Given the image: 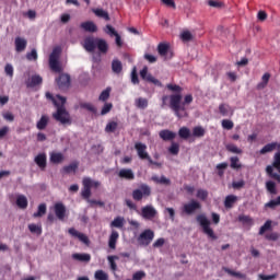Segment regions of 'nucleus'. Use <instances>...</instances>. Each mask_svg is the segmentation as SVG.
I'll return each mask as SVG.
<instances>
[{"instance_id":"obj_41","label":"nucleus","mask_w":280,"mask_h":280,"mask_svg":"<svg viewBox=\"0 0 280 280\" xmlns=\"http://www.w3.org/2000/svg\"><path fill=\"white\" fill-rule=\"evenodd\" d=\"M272 230V221L271 220H267L262 226H260L258 235H264V233H266V231H271Z\"/></svg>"},{"instance_id":"obj_26","label":"nucleus","mask_w":280,"mask_h":280,"mask_svg":"<svg viewBox=\"0 0 280 280\" xmlns=\"http://www.w3.org/2000/svg\"><path fill=\"white\" fill-rule=\"evenodd\" d=\"M151 180H153V183H156V185H172V180L165 177V175H162L161 177L153 175L151 177Z\"/></svg>"},{"instance_id":"obj_24","label":"nucleus","mask_w":280,"mask_h":280,"mask_svg":"<svg viewBox=\"0 0 280 280\" xmlns=\"http://www.w3.org/2000/svg\"><path fill=\"white\" fill-rule=\"evenodd\" d=\"M112 71H113V73H116V75H119V73H121V71H124V65L121 63V61L119 59H114L112 61Z\"/></svg>"},{"instance_id":"obj_19","label":"nucleus","mask_w":280,"mask_h":280,"mask_svg":"<svg viewBox=\"0 0 280 280\" xmlns=\"http://www.w3.org/2000/svg\"><path fill=\"white\" fill-rule=\"evenodd\" d=\"M36 165L39 166V168L44 172V170L47 167V154L39 153L35 158Z\"/></svg>"},{"instance_id":"obj_34","label":"nucleus","mask_w":280,"mask_h":280,"mask_svg":"<svg viewBox=\"0 0 280 280\" xmlns=\"http://www.w3.org/2000/svg\"><path fill=\"white\" fill-rule=\"evenodd\" d=\"M80 108H84V110H89V113H93V115H97V107L93 105V103H81Z\"/></svg>"},{"instance_id":"obj_25","label":"nucleus","mask_w":280,"mask_h":280,"mask_svg":"<svg viewBox=\"0 0 280 280\" xmlns=\"http://www.w3.org/2000/svg\"><path fill=\"white\" fill-rule=\"evenodd\" d=\"M268 82H270V73L266 72L261 77V82L256 85V89L258 91H264V89H266L268 86Z\"/></svg>"},{"instance_id":"obj_57","label":"nucleus","mask_w":280,"mask_h":280,"mask_svg":"<svg viewBox=\"0 0 280 280\" xmlns=\"http://www.w3.org/2000/svg\"><path fill=\"white\" fill-rule=\"evenodd\" d=\"M105 34H107L108 36H116L119 33H117V31L115 30V27H113L112 25L107 24L104 28Z\"/></svg>"},{"instance_id":"obj_10","label":"nucleus","mask_w":280,"mask_h":280,"mask_svg":"<svg viewBox=\"0 0 280 280\" xmlns=\"http://www.w3.org/2000/svg\"><path fill=\"white\" fill-rule=\"evenodd\" d=\"M135 150L140 161H148L150 159V153H148V145H145V143L136 142Z\"/></svg>"},{"instance_id":"obj_2","label":"nucleus","mask_w":280,"mask_h":280,"mask_svg":"<svg viewBox=\"0 0 280 280\" xmlns=\"http://www.w3.org/2000/svg\"><path fill=\"white\" fill-rule=\"evenodd\" d=\"M57 100L60 103H55L57 110L52 114L54 120L59 121L62 126H71V115L67 112V108H65L67 97L57 95Z\"/></svg>"},{"instance_id":"obj_39","label":"nucleus","mask_w":280,"mask_h":280,"mask_svg":"<svg viewBox=\"0 0 280 280\" xmlns=\"http://www.w3.org/2000/svg\"><path fill=\"white\" fill-rule=\"evenodd\" d=\"M206 130H205V128H202L201 126H197V127H194V129H192V137H197V138H202V137H205V135H206Z\"/></svg>"},{"instance_id":"obj_29","label":"nucleus","mask_w":280,"mask_h":280,"mask_svg":"<svg viewBox=\"0 0 280 280\" xmlns=\"http://www.w3.org/2000/svg\"><path fill=\"white\" fill-rule=\"evenodd\" d=\"M92 12L98 19H104L105 21H110V15L104 9H93Z\"/></svg>"},{"instance_id":"obj_30","label":"nucleus","mask_w":280,"mask_h":280,"mask_svg":"<svg viewBox=\"0 0 280 280\" xmlns=\"http://www.w3.org/2000/svg\"><path fill=\"white\" fill-rule=\"evenodd\" d=\"M72 259H74L75 261H85L86 264H89V261H91V255L90 254H72Z\"/></svg>"},{"instance_id":"obj_47","label":"nucleus","mask_w":280,"mask_h":280,"mask_svg":"<svg viewBox=\"0 0 280 280\" xmlns=\"http://www.w3.org/2000/svg\"><path fill=\"white\" fill-rule=\"evenodd\" d=\"M225 272L230 275V277H236V279H246V275L240 271H233L232 269L226 268Z\"/></svg>"},{"instance_id":"obj_23","label":"nucleus","mask_w":280,"mask_h":280,"mask_svg":"<svg viewBox=\"0 0 280 280\" xmlns=\"http://www.w3.org/2000/svg\"><path fill=\"white\" fill-rule=\"evenodd\" d=\"M81 28L84 30V32H90L92 34L97 32V25H95L92 21L81 23Z\"/></svg>"},{"instance_id":"obj_33","label":"nucleus","mask_w":280,"mask_h":280,"mask_svg":"<svg viewBox=\"0 0 280 280\" xmlns=\"http://www.w3.org/2000/svg\"><path fill=\"white\" fill-rule=\"evenodd\" d=\"M125 222L126 220L124 219V217H117L112 221L110 226H113L114 229H124Z\"/></svg>"},{"instance_id":"obj_37","label":"nucleus","mask_w":280,"mask_h":280,"mask_svg":"<svg viewBox=\"0 0 280 280\" xmlns=\"http://www.w3.org/2000/svg\"><path fill=\"white\" fill-rule=\"evenodd\" d=\"M277 149V142H271L266 144L260 151L259 154H268V152H272Z\"/></svg>"},{"instance_id":"obj_13","label":"nucleus","mask_w":280,"mask_h":280,"mask_svg":"<svg viewBox=\"0 0 280 280\" xmlns=\"http://www.w3.org/2000/svg\"><path fill=\"white\" fill-rule=\"evenodd\" d=\"M56 82L59 86V89L65 90L69 89L71 86V77L69 74H60L58 79H56Z\"/></svg>"},{"instance_id":"obj_58","label":"nucleus","mask_w":280,"mask_h":280,"mask_svg":"<svg viewBox=\"0 0 280 280\" xmlns=\"http://www.w3.org/2000/svg\"><path fill=\"white\" fill-rule=\"evenodd\" d=\"M107 259L112 270L115 272V270H117V262H115V259H119V256H108Z\"/></svg>"},{"instance_id":"obj_51","label":"nucleus","mask_w":280,"mask_h":280,"mask_svg":"<svg viewBox=\"0 0 280 280\" xmlns=\"http://www.w3.org/2000/svg\"><path fill=\"white\" fill-rule=\"evenodd\" d=\"M168 152L176 156L178 152H180V145L176 142H172L171 147L168 148Z\"/></svg>"},{"instance_id":"obj_62","label":"nucleus","mask_w":280,"mask_h":280,"mask_svg":"<svg viewBox=\"0 0 280 280\" xmlns=\"http://www.w3.org/2000/svg\"><path fill=\"white\" fill-rule=\"evenodd\" d=\"M110 110H113V104L112 103H105L102 110H101V115H108V113H110Z\"/></svg>"},{"instance_id":"obj_36","label":"nucleus","mask_w":280,"mask_h":280,"mask_svg":"<svg viewBox=\"0 0 280 280\" xmlns=\"http://www.w3.org/2000/svg\"><path fill=\"white\" fill-rule=\"evenodd\" d=\"M28 231H31L35 235H43V225L34 223L28 224Z\"/></svg>"},{"instance_id":"obj_49","label":"nucleus","mask_w":280,"mask_h":280,"mask_svg":"<svg viewBox=\"0 0 280 280\" xmlns=\"http://www.w3.org/2000/svg\"><path fill=\"white\" fill-rule=\"evenodd\" d=\"M167 51H170V45L159 44L158 52L160 54V56H167Z\"/></svg>"},{"instance_id":"obj_43","label":"nucleus","mask_w":280,"mask_h":280,"mask_svg":"<svg viewBox=\"0 0 280 280\" xmlns=\"http://www.w3.org/2000/svg\"><path fill=\"white\" fill-rule=\"evenodd\" d=\"M166 89L168 91H172V93H175V95H180V93H183V89L180 88V85L168 83L166 84Z\"/></svg>"},{"instance_id":"obj_20","label":"nucleus","mask_w":280,"mask_h":280,"mask_svg":"<svg viewBox=\"0 0 280 280\" xmlns=\"http://www.w3.org/2000/svg\"><path fill=\"white\" fill-rule=\"evenodd\" d=\"M27 48V39L23 37H16L15 38V51L21 54V51H25Z\"/></svg>"},{"instance_id":"obj_5","label":"nucleus","mask_w":280,"mask_h":280,"mask_svg":"<svg viewBox=\"0 0 280 280\" xmlns=\"http://www.w3.org/2000/svg\"><path fill=\"white\" fill-rule=\"evenodd\" d=\"M197 222L200 224L203 233L210 237V240H218V236L215 235V232H213V229H211V221L207 219V215L199 214L196 217Z\"/></svg>"},{"instance_id":"obj_59","label":"nucleus","mask_w":280,"mask_h":280,"mask_svg":"<svg viewBox=\"0 0 280 280\" xmlns=\"http://www.w3.org/2000/svg\"><path fill=\"white\" fill-rule=\"evenodd\" d=\"M272 167H275L278 171L280 170V151L273 155Z\"/></svg>"},{"instance_id":"obj_63","label":"nucleus","mask_w":280,"mask_h":280,"mask_svg":"<svg viewBox=\"0 0 280 280\" xmlns=\"http://www.w3.org/2000/svg\"><path fill=\"white\" fill-rule=\"evenodd\" d=\"M131 82L133 84H139V74L137 73V67L132 68V71H131Z\"/></svg>"},{"instance_id":"obj_42","label":"nucleus","mask_w":280,"mask_h":280,"mask_svg":"<svg viewBox=\"0 0 280 280\" xmlns=\"http://www.w3.org/2000/svg\"><path fill=\"white\" fill-rule=\"evenodd\" d=\"M238 222H242V224H248L249 226H253L254 224L253 218L246 214L238 215Z\"/></svg>"},{"instance_id":"obj_28","label":"nucleus","mask_w":280,"mask_h":280,"mask_svg":"<svg viewBox=\"0 0 280 280\" xmlns=\"http://www.w3.org/2000/svg\"><path fill=\"white\" fill-rule=\"evenodd\" d=\"M237 202V196L229 195L225 197L224 207L225 209H233V206Z\"/></svg>"},{"instance_id":"obj_6","label":"nucleus","mask_w":280,"mask_h":280,"mask_svg":"<svg viewBox=\"0 0 280 280\" xmlns=\"http://www.w3.org/2000/svg\"><path fill=\"white\" fill-rule=\"evenodd\" d=\"M61 51L62 49L60 47H55L49 56V67L55 73H60V71H62L60 62L58 61Z\"/></svg>"},{"instance_id":"obj_38","label":"nucleus","mask_w":280,"mask_h":280,"mask_svg":"<svg viewBox=\"0 0 280 280\" xmlns=\"http://www.w3.org/2000/svg\"><path fill=\"white\" fill-rule=\"evenodd\" d=\"M135 105L137 106V108H140L141 110H145V107L148 106V98H136Z\"/></svg>"},{"instance_id":"obj_54","label":"nucleus","mask_w":280,"mask_h":280,"mask_svg":"<svg viewBox=\"0 0 280 280\" xmlns=\"http://www.w3.org/2000/svg\"><path fill=\"white\" fill-rule=\"evenodd\" d=\"M180 38L184 43H189V40H194V35H191V32L189 31H184L180 34Z\"/></svg>"},{"instance_id":"obj_14","label":"nucleus","mask_w":280,"mask_h":280,"mask_svg":"<svg viewBox=\"0 0 280 280\" xmlns=\"http://www.w3.org/2000/svg\"><path fill=\"white\" fill-rule=\"evenodd\" d=\"M141 215L144 220H153L156 218V209L152 206H145L141 209Z\"/></svg>"},{"instance_id":"obj_21","label":"nucleus","mask_w":280,"mask_h":280,"mask_svg":"<svg viewBox=\"0 0 280 280\" xmlns=\"http://www.w3.org/2000/svg\"><path fill=\"white\" fill-rule=\"evenodd\" d=\"M117 240H119V232L112 231V234L109 235V240H108V247L112 250H115V248H117Z\"/></svg>"},{"instance_id":"obj_35","label":"nucleus","mask_w":280,"mask_h":280,"mask_svg":"<svg viewBox=\"0 0 280 280\" xmlns=\"http://www.w3.org/2000/svg\"><path fill=\"white\" fill-rule=\"evenodd\" d=\"M47 213V205L46 203H40L38 206L37 212L33 213V218H43Z\"/></svg>"},{"instance_id":"obj_9","label":"nucleus","mask_w":280,"mask_h":280,"mask_svg":"<svg viewBox=\"0 0 280 280\" xmlns=\"http://www.w3.org/2000/svg\"><path fill=\"white\" fill-rule=\"evenodd\" d=\"M152 240H154V231L147 229L138 236V244L140 246H150Z\"/></svg>"},{"instance_id":"obj_45","label":"nucleus","mask_w":280,"mask_h":280,"mask_svg":"<svg viewBox=\"0 0 280 280\" xmlns=\"http://www.w3.org/2000/svg\"><path fill=\"white\" fill-rule=\"evenodd\" d=\"M230 167H232V170H242V164H240V158L237 156H232L230 159Z\"/></svg>"},{"instance_id":"obj_31","label":"nucleus","mask_w":280,"mask_h":280,"mask_svg":"<svg viewBox=\"0 0 280 280\" xmlns=\"http://www.w3.org/2000/svg\"><path fill=\"white\" fill-rule=\"evenodd\" d=\"M16 205L19 209H25L28 205L27 197L25 195H19L16 197Z\"/></svg>"},{"instance_id":"obj_55","label":"nucleus","mask_w":280,"mask_h":280,"mask_svg":"<svg viewBox=\"0 0 280 280\" xmlns=\"http://www.w3.org/2000/svg\"><path fill=\"white\" fill-rule=\"evenodd\" d=\"M266 188L269 194H277V184L275 182L269 180L266 183Z\"/></svg>"},{"instance_id":"obj_32","label":"nucleus","mask_w":280,"mask_h":280,"mask_svg":"<svg viewBox=\"0 0 280 280\" xmlns=\"http://www.w3.org/2000/svg\"><path fill=\"white\" fill-rule=\"evenodd\" d=\"M225 150L228 152H231V154H243V150L240 149L237 145H235L234 143H228L225 145Z\"/></svg>"},{"instance_id":"obj_50","label":"nucleus","mask_w":280,"mask_h":280,"mask_svg":"<svg viewBox=\"0 0 280 280\" xmlns=\"http://www.w3.org/2000/svg\"><path fill=\"white\" fill-rule=\"evenodd\" d=\"M196 197H197L199 200L205 201V200H207V198H209V191H207V190L200 188V189L197 190Z\"/></svg>"},{"instance_id":"obj_3","label":"nucleus","mask_w":280,"mask_h":280,"mask_svg":"<svg viewBox=\"0 0 280 280\" xmlns=\"http://www.w3.org/2000/svg\"><path fill=\"white\" fill-rule=\"evenodd\" d=\"M83 47L85 51H89V54H93L95 49L103 55L108 54V42H106L104 38L88 36L83 42Z\"/></svg>"},{"instance_id":"obj_60","label":"nucleus","mask_w":280,"mask_h":280,"mask_svg":"<svg viewBox=\"0 0 280 280\" xmlns=\"http://www.w3.org/2000/svg\"><path fill=\"white\" fill-rule=\"evenodd\" d=\"M234 126L235 125L230 119H223L222 120V128H224V130H233Z\"/></svg>"},{"instance_id":"obj_46","label":"nucleus","mask_w":280,"mask_h":280,"mask_svg":"<svg viewBox=\"0 0 280 280\" xmlns=\"http://www.w3.org/2000/svg\"><path fill=\"white\" fill-rule=\"evenodd\" d=\"M178 135H179L180 139H188L189 137H191V131L187 127H182L178 130Z\"/></svg>"},{"instance_id":"obj_52","label":"nucleus","mask_w":280,"mask_h":280,"mask_svg":"<svg viewBox=\"0 0 280 280\" xmlns=\"http://www.w3.org/2000/svg\"><path fill=\"white\" fill-rule=\"evenodd\" d=\"M94 278L96 280H108V273H106L104 270H96Z\"/></svg>"},{"instance_id":"obj_1","label":"nucleus","mask_w":280,"mask_h":280,"mask_svg":"<svg viewBox=\"0 0 280 280\" xmlns=\"http://www.w3.org/2000/svg\"><path fill=\"white\" fill-rule=\"evenodd\" d=\"M167 100H170V108H172L173 113L178 117V119L183 118V114H180V110L185 113L188 104H191L194 102V96L191 94H187L184 97L183 102V94H171L162 96V107L165 106ZM180 102H183L180 104Z\"/></svg>"},{"instance_id":"obj_44","label":"nucleus","mask_w":280,"mask_h":280,"mask_svg":"<svg viewBox=\"0 0 280 280\" xmlns=\"http://www.w3.org/2000/svg\"><path fill=\"white\" fill-rule=\"evenodd\" d=\"M266 172L268 174V176H270V178H273L275 180H277L278 183H280V175L275 173V170L272 168L271 165H268L266 167Z\"/></svg>"},{"instance_id":"obj_7","label":"nucleus","mask_w":280,"mask_h":280,"mask_svg":"<svg viewBox=\"0 0 280 280\" xmlns=\"http://www.w3.org/2000/svg\"><path fill=\"white\" fill-rule=\"evenodd\" d=\"M152 195V188L148 186L147 184H141L140 188L135 189L132 191V199L136 200V202H141L143 198H148L149 196Z\"/></svg>"},{"instance_id":"obj_15","label":"nucleus","mask_w":280,"mask_h":280,"mask_svg":"<svg viewBox=\"0 0 280 280\" xmlns=\"http://www.w3.org/2000/svg\"><path fill=\"white\" fill-rule=\"evenodd\" d=\"M55 215L56 218H58V220H65L66 215H67V207H65V203L62 202H57L55 203Z\"/></svg>"},{"instance_id":"obj_27","label":"nucleus","mask_w":280,"mask_h":280,"mask_svg":"<svg viewBox=\"0 0 280 280\" xmlns=\"http://www.w3.org/2000/svg\"><path fill=\"white\" fill-rule=\"evenodd\" d=\"M62 161H65V155L62 153L60 152L50 153V163L58 165L59 163H62Z\"/></svg>"},{"instance_id":"obj_53","label":"nucleus","mask_w":280,"mask_h":280,"mask_svg":"<svg viewBox=\"0 0 280 280\" xmlns=\"http://www.w3.org/2000/svg\"><path fill=\"white\" fill-rule=\"evenodd\" d=\"M110 88L104 90L101 95L98 96L100 102H107L108 97H110Z\"/></svg>"},{"instance_id":"obj_64","label":"nucleus","mask_w":280,"mask_h":280,"mask_svg":"<svg viewBox=\"0 0 280 280\" xmlns=\"http://www.w3.org/2000/svg\"><path fill=\"white\" fill-rule=\"evenodd\" d=\"M219 113H221L223 117H226V115H229V105L221 104L219 106Z\"/></svg>"},{"instance_id":"obj_17","label":"nucleus","mask_w":280,"mask_h":280,"mask_svg":"<svg viewBox=\"0 0 280 280\" xmlns=\"http://www.w3.org/2000/svg\"><path fill=\"white\" fill-rule=\"evenodd\" d=\"M159 136L163 141H174V139H176V132L170 131V129L161 130Z\"/></svg>"},{"instance_id":"obj_12","label":"nucleus","mask_w":280,"mask_h":280,"mask_svg":"<svg viewBox=\"0 0 280 280\" xmlns=\"http://www.w3.org/2000/svg\"><path fill=\"white\" fill-rule=\"evenodd\" d=\"M68 233L72 236V237H77L78 240H80L83 244H85V246H89V244H91V241L89 240V236H86V234L79 232L78 230H75L74 228H70L68 230Z\"/></svg>"},{"instance_id":"obj_40","label":"nucleus","mask_w":280,"mask_h":280,"mask_svg":"<svg viewBox=\"0 0 280 280\" xmlns=\"http://www.w3.org/2000/svg\"><path fill=\"white\" fill-rule=\"evenodd\" d=\"M119 124H117V121H109L107 122L106 127H105V132H107L108 135H110L112 132H115V130H117Z\"/></svg>"},{"instance_id":"obj_56","label":"nucleus","mask_w":280,"mask_h":280,"mask_svg":"<svg viewBox=\"0 0 280 280\" xmlns=\"http://www.w3.org/2000/svg\"><path fill=\"white\" fill-rule=\"evenodd\" d=\"M4 73L5 75H8L9 78H14V67L12 66V63H7L4 67Z\"/></svg>"},{"instance_id":"obj_11","label":"nucleus","mask_w":280,"mask_h":280,"mask_svg":"<svg viewBox=\"0 0 280 280\" xmlns=\"http://www.w3.org/2000/svg\"><path fill=\"white\" fill-rule=\"evenodd\" d=\"M140 78L144 80V82H151L155 86H163V83L154 78L152 74L148 73V66H144L140 71Z\"/></svg>"},{"instance_id":"obj_22","label":"nucleus","mask_w":280,"mask_h":280,"mask_svg":"<svg viewBox=\"0 0 280 280\" xmlns=\"http://www.w3.org/2000/svg\"><path fill=\"white\" fill-rule=\"evenodd\" d=\"M47 126H49V116L42 115V117L39 118V120L36 124V128H37V130H45V128H47Z\"/></svg>"},{"instance_id":"obj_4","label":"nucleus","mask_w":280,"mask_h":280,"mask_svg":"<svg viewBox=\"0 0 280 280\" xmlns=\"http://www.w3.org/2000/svg\"><path fill=\"white\" fill-rule=\"evenodd\" d=\"M83 188L81 190V196L83 200H89L91 198V189H97L102 183L91 179V177H84L82 180Z\"/></svg>"},{"instance_id":"obj_48","label":"nucleus","mask_w":280,"mask_h":280,"mask_svg":"<svg viewBox=\"0 0 280 280\" xmlns=\"http://www.w3.org/2000/svg\"><path fill=\"white\" fill-rule=\"evenodd\" d=\"M78 171V162H73L70 165L63 166L65 174L75 173Z\"/></svg>"},{"instance_id":"obj_8","label":"nucleus","mask_w":280,"mask_h":280,"mask_svg":"<svg viewBox=\"0 0 280 280\" xmlns=\"http://www.w3.org/2000/svg\"><path fill=\"white\" fill-rule=\"evenodd\" d=\"M202 209V203L196 199H191L189 202H186L182 207V213L185 215H194L196 211H200Z\"/></svg>"},{"instance_id":"obj_18","label":"nucleus","mask_w":280,"mask_h":280,"mask_svg":"<svg viewBox=\"0 0 280 280\" xmlns=\"http://www.w3.org/2000/svg\"><path fill=\"white\" fill-rule=\"evenodd\" d=\"M38 84H43V77L38 74L32 75L31 79L26 81L27 89H34V86H38Z\"/></svg>"},{"instance_id":"obj_16","label":"nucleus","mask_w":280,"mask_h":280,"mask_svg":"<svg viewBox=\"0 0 280 280\" xmlns=\"http://www.w3.org/2000/svg\"><path fill=\"white\" fill-rule=\"evenodd\" d=\"M118 176L125 180H135V172H132V168H121L118 172Z\"/></svg>"},{"instance_id":"obj_61","label":"nucleus","mask_w":280,"mask_h":280,"mask_svg":"<svg viewBox=\"0 0 280 280\" xmlns=\"http://www.w3.org/2000/svg\"><path fill=\"white\" fill-rule=\"evenodd\" d=\"M265 237L269 242H277V240H279V237H280V234L277 232H272V233L266 234Z\"/></svg>"}]
</instances>
